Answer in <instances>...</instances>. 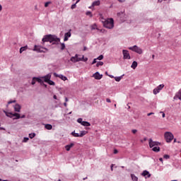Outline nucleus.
<instances>
[{"label":"nucleus","mask_w":181,"mask_h":181,"mask_svg":"<svg viewBox=\"0 0 181 181\" xmlns=\"http://www.w3.org/2000/svg\"><path fill=\"white\" fill-rule=\"evenodd\" d=\"M73 146H74V143H71L70 144L65 146V149L69 152V151H70Z\"/></svg>","instance_id":"nucleus-15"},{"label":"nucleus","mask_w":181,"mask_h":181,"mask_svg":"<svg viewBox=\"0 0 181 181\" xmlns=\"http://www.w3.org/2000/svg\"><path fill=\"white\" fill-rule=\"evenodd\" d=\"M71 135H73V136L79 137V138H80V134H78V133H76V132H73L71 133Z\"/></svg>","instance_id":"nucleus-28"},{"label":"nucleus","mask_w":181,"mask_h":181,"mask_svg":"<svg viewBox=\"0 0 181 181\" xmlns=\"http://www.w3.org/2000/svg\"><path fill=\"white\" fill-rule=\"evenodd\" d=\"M67 102H69V98H65V103H67Z\"/></svg>","instance_id":"nucleus-54"},{"label":"nucleus","mask_w":181,"mask_h":181,"mask_svg":"<svg viewBox=\"0 0 181 181\" xmlns=\"http://www.w3.org/2000/svg\"><path fill=\"white\" fill-rule=\"evenodd\" d=\"M33 51L37 52L38 53H45V52H47V49L40 45H35Z\"/></svg>","instance_id":"nucleus-5"},{"label":"nucleus","mask_w":181,"mask_h":181,"mask_svg":"<svg viewBox=\"0 0 181 181\" xmlns=\"http://www.w3.org/2000/svg\"><path fill=\"white\" fill-rule=\"evenodd\" d=\"M103 25L107 29H112L114 28V19L108 18L103 23Z\"/></svg>","instance_id":"nucleus-2"},{"label":"nucleus","mask_w":181,"mask_h":181,"mask_svg":"<svg viewBox=\"0 0 181 181\" xmlns=\"http://www.w3.org/2000/svg\"><path fill=\"white\" fill-rule=\"evenodd\" d=\"M25 50H28V45L21 47L20 53H22L23 52H25Z\"/></svg>","instance_id":"nucleus-22"},{"label":"nucleus","mask_w":181,"mask_h":181,"mask_svg":"<svg viewBox=\"0 0 181 181\" xmlns=\"http://www.w3.org/2000/svg\"><path fill=\"white\" fill-rule=\"evenodd\" d=\"M114 153H115V154H117V153H118V150H117V149H115V150H114Z\"/></svg>","instance_id":"nucleus-50"},{"label":"nucleus","mask_w":181,"mask_h":181,"mask_svg":"<svg viewBox=\"0 0 181 181\" xmlns=\"http://www.w3.org/2000/svg\"><path fill=\"white\" fill-rule=\"evenodd\" d=\"M54 77H58L59 78H61V80H63V81H66V80H67V77H66L62 74L59 75L56 73H54Z\"/></svg>","instance_id":"nucleus-12"},{"label":"nucleus","mask_w":181,"mask_h":181,"mask_svg":"<svg viewBox=\"0 0 181 181\" xmlns=\"http://www.w3.org/2000/svg\"><path fill=\"white\" fill-rule=\"evenodd\" d=\"M122 78V76L115 77V81H121Z\"/></svg>","instance_id":"nucleus-31"},{"label":"nucleus","mask_w":181,"mask_h":181,"mask_svg":"<svg viewBox=\"0 0 181 181\" xmlns=\"http://www.w3.org/2000/svg\"><path fill=\"white\" fill-rule=\"evenodd\" d=\"M35 81L38 83H40L41 84L43 83V81L40 78H35Z\"/></svg>","instance_id":"nucleus-32"},{"label":"nucleus","mask_w":181,"mask_h":181,"mask_svg":"<svg viewBox=\"0 0 181 181\" xmlns=\"http://www.w3.org/2000/svg\"><path fill=\"white\" fill-rule=\"evenodd\" d=\"M122 53H123V59H124V60L127 59L129 60L131 59V55H129V52H128V50L123 49Z\"/></svg>","instance_id":"nucleus-9"},{"label":"nucleus","mask_w":181,"mask_h":181,"mask_svg":"<svg viewBox=\"0 0 181 181\" xmlns=\"http://www.w3.org/2000/svg\"><path fill=\"white\" fill-rule=\"evenodd\" d=\"M119 2H125V0H118Z\"/></svg>","instance_id":"nucleus-58"},{"label":"nucleus","mask_w":181,"mask_h":181,"mask_svg":"<svg viewBox=\"0 0 181 181\" xmlns=\"http://www.w3.org/2000/svg\"><path fill=\"white\" fill-rule=\"evenodd\" d=\"M76 5V4H73L71 6V9H75Z\"/></svg>","instance_id":"nucleus-42"},{"label":"nucleus","mask_w":181,"mask_h":181,"mask_svg":"<svg viewBox=\"0 0 181 181\" xmlns=\"http://www.w3.org/2000/svg\"><path fill=\"white\" fill-rule=\"evenodd\" d=\"M83 122H84V121H83V119H81V118H79V119H78V120H77V122H78V123L81 124H82Z\"/></svg>","instance_id":"nucleus-38"},{"label":"nucleus","mask_w":181,"mask_h":181,"mask_svg":"<svg viewBox=\"0 0 181 181\" xmlns=\"http://www.w3.org/2000/svg\"><path fill=\"white\" fill-rule=\"evenodd\" d=\"M148 144L150 148H153L155 146H159V145H160V143L158 142V141H152L151 139H150L148 140Z\"/></svg>","instance_id":"nucleus-8"},{"label":"nucleus","mask_w":181,"mask_h":181,"mask_svg":"<svg viewBox=\"0 0 181 181\" xmlns=\"http://www.w3.org/2000/svg\"><path fill=\"white\" fill-rule=\"evenodd\" d=\"M95 63H97V59H93L92 64H95Z\"/></svg>","instance_id":"nucleus-45"},{"label":"nucleus","mask_w":181,"mask_h":181,"mask_svg":"<svg viewBox=\"0 0 181 181\" xmlns=\"http://www.w3.org/2000/svg\"><path fill=\"white\" fill-rule=\"evenodd\" d=\"M51 77L52 76L50 74H47L45 76L42 77V78H44V81L45 83H47L50 80Z\"/></svg>","instance_id":"nucleus-17"},{"label":"nucleus","mask_w":181,"mask_h":181,"mask_svg":"<svg viewBox=\"0 0 181 181\" xmlns=\"http://www.w3.org/2000/svg\"><path fill=\"white\" fill-rule=\"evenodd\" d=\"M165 136V139L166 141V142H172V141H173V134H172L170 132H166L164 134Z\"/></svg>","instance_id":"nucleus-4"},{"label":"nucleus","mask_w":181,"mask_h":181,"mask_svg":"<svg viewBox=\"0 0 181 181\" xmlns=\"http://www.w3.org/2000/svg\"><path fill=\"white\" fill-rule=\"evenodd\" d=\"M165 87L164 84L159 85L157 88H154L153 90V93L155 95L158 94V93H160V90Z\"/></svg>","instance_id":"nucleus-7"},{"label":"nucleus","mask_w":181,"mask_h":181,"mask_svg":"<svg viewBox=\"0 0 181 181\" xmlns=\"http://www.w3.org/2000/svg\"><path fill=\"white\" fill-rule=\"evenodd\" d=\"M1 129H5V128H4V127H1Z\"/></svg>","instance_id":"nucleus-63"},{"label":"nucleus","mask_w":181,"mask_h":181,"mask_svg":"<svg viewBox=\"0 0 181 181\" xmlns=\"http://www.w3.org/2000/svg\"><path fill=\"white\" fill-rule=\"evenodd\" d=\"M132 134H136V132H138V130L133 129V130H132Z\"/></svg>","instance_id":"nucleus-44"},{"label":"nucleus","mask_w":181,"mask_h":181,"mask_svg":"<svg viewBox=\"0 0 181 181\" xmlns=\"http://www.w3.org/2000/svg\"><path fill=\"white\" fill-rule=\"evenodd\" d=\"M97 60H103L104 59V56L100 55L98 58H96Z\"/></svg>","instance_id":"nucleus-39"},{"label":"nucleus","mask_w":181,"mask_h":181,"mask_svg":"<svg viewBox=\"0 0 181 181\" xmlns=\"http://www.w3.org/2000/svg\"><path fill=\"white\" fill-rule=\"evenodd\" d=\"M53 98H54V100H57V96L56 95H54L53 96Z\"/></svg>","instance_id":"nucleus-51"},{"label":"nucleus","mask_w":181,"mask_h":181,"mask_svg":"<svg viewBox=\"0 0 181 181\" xmlns=\"http://www.w3.org/2000/svg\"><path fill=\"white\" fill-rule=\"evenodd\" d=\"M31 84H32L33 86H35V84H36V78H33V81H32V82H31Z\"/></svg>","instance_id":"nucleus-37"},{"label":"nucleus","mask_w":181,"mask_h":181,"mask_svg":"<svg viewBox=\"0 0 181 181\" xmlns=\"http://www.w3.org/2000/svg\"><path fill=\"white\" fill-rule=\"evenodd\" d=\"M69 37H71V30H69L68 33L64 34V42H67V40H69Z\"/></svg>","instance_id":"nucleus-11"},{"label":"nucleus","mask_w":181,"mask_h":181,"mask_svg":"<svg viewBox=\"0 0 181 181\" xmlns=\"http://www.w3.org/2000/svg\"><path fill=\"white\" fill-rule=\"evenodd\" d=\"M104 65V62H98L97 64H96V66L97 67H100V66H103Z\"/></svg>","instance_id":"nucleus-29"},{"label":"nucleus","mask_w":181,"mask_h":181,"mask_svg":"<svg viewBox=\"0 0 181 181\" xmlns=\"http://www.w3.org/2000/svg\"><path fill=\"white\" fill-rule=\"evenodd\" d=\"M83 59L78 57V54H76L74 57H71V62L73 63H77V62H82Z\"/></svg>","instance_id":"nucleus-10"},{"label":"nucleus","mask_w":181,"mask_h":181,"mask_svg":"<svg viewBox=\"0 0 181 181\" xmlns=\"http://www.w3.org/2000/svg\"><path fill=\"white\" fill-rule=\"evenodd\" d=\"M80 59H82L83 62H87V60H88V58L86 57L84 58V56H83Z\"/></svg>","instance_id":"nucleus-40"},{"label":"nucleus","mask_w":181,"mask_h":181,"mask_svg":"<svg viewBox=\"0 0 181 181\" xmlns=\"http://www.w3.org/2000/svg\"><path fill=\"white\" fill-rule=\"evenodd\" d=\"M21 105L19 104H16L14 106V110L16 111V112H21Z\"/></svg>","instance_id":"nucleus-14"},{"label":"nucleus","mask_w":181,"mask_h":181,"mask_svg":"<svg viewBox=\"0 0 181 181\" xmlns=\"http://www.w3.org/2000/svg\"><path fill=\"white\" fill-rule=\"evenodd\" d=\"M152 59H155V55H152Z\"/></svg>","instance_id":"nucleus-62"},{"label":"nucleus","mask_w":181,"mask_h":181,"mask_svg":"<svg viewBox=\"0 0 181 181\" xmlns=\"http://www.w3.org/2000/svg\"><path fill=\"white\" fill-rule=\"evenodd\" d=\"M47 83L49 84V86H54V82L53 81H51L50 79Z\"/></svg>","instance_id":"nucleus-33"},{"label":"nucleus","mask_w":181,"mask_h":181,"mask_svg":"<svg viewBox=\"0 0 181 181\" xmlns=\"http://www.w3.org/2000/svg\"><path fill=\"white\" fill-rule=\"evenodd\" d=\"M2 11V5L0 4V12Z\"/></svg>","instance_id":"nucleus-57"},{"label":"nucleus","mask_w":181,"mask_h":181,"mask_svg":"<svg viewBox=\"0 0 181 181\" xmlns=\"http://www.w3.org/2000/svg\"><path fill=\"white\" fill-rule=\"evenodd\" d=\"M152 151H153V152H160V148H159L158 146H156L152 148Z\"/></svg>","instance_id":"nucleus-20"},{"label":"nucleus","mask_w":181,"mask_h":181,"mask_svg":"<svg viewBox=\"0 0 181 181\" xmlns=\"http://www.w3.org/2000/svg\"><path fill=\"white\" fill-rule=\"evenodd\" d=\"M132 69H133L134 70H135L136 69V67H138V62H136V61H134L132 64L131 66Z\"/></svg>","instance_id":"nucleus-18"},{"label":"nucleus","mask_w":181,"mask_h":181,"mask_svg":"<svg viewBox=\"0 0 181 181\" xmlns=\"http://www.w3.org/2000/svg\"><path fill=\"white\" fill-rule=\"evenodd\" d=\"M42 45H45L46 42H49V43H52V45H59L60 43V38L57 37V36L54 35H46L43 37Z\"/></svg>","instance_id":"nucleus-1"},{"label":"nucleus","mask_w":181,"mask_h":181,"mask_svg":"<svg viewBox=\"0 0 181 181\" xmlns=\"http://www.w3.org/2000/svg\"><path fill=\"white\" fill-rule=\"evenodd\" d=\"M86 134H87V132H86V131H82V132H81V134H79L80 138L84 136V135H86Z\"/></svg>","instance_id":"nucleus-25"},{"label":"nucleus","mask_w":181,"mask_h":181,"mask_svg":"<svg viewBox=\"0 0 181 181\" xmlns=\"http://www.w3.org/2000/svg\"><path fill=\"white\" fill-rule=\"evenodd\" d=\"M45 128L46 129H52L53 128V126H52V124H46Z\"/></svg>","instance_id":"nucleus-27"},{"label":"nucleus","mask_w":181,"mask_h":181,"mask_svg":"<svg viewBox=\"0 0 181 181\" xmlns=\"http://www.w3.org/2000/svg\"><path fill=\"white\" fill-rule=\"evenodd\" d=\"M131 177L133 181H138V177L135 176V175L132 174Z\"/></svg>","instance_id":"nucleus-24"},{"label":"nucleus","mask_w":181,"mask_h":181,"mask_svg":"<svg viewBox=\"0 0 181 181\" xmlns=\"http://www.w3.org/2000/svg\"><path fill=\"white\" fill-rule=\"evenodd\" d=\"M148 117H151V115H153V112H150L147 114Z\"/></svg>","instance_id":"nucleus-47"},{"label":"nucleus","mask_w":181,"mask_h":181,"mask_svg":"<svg viewBox=\"0 0 181 181\" xmlns=\"http://www.w3.org/2000/svg\"><path fill=\"white\" fill-rule=\"evenodd\" d=\"M110 77L111 78H114V76H112V75H110Z\"/></svg>","instance_id":"nucleus-61"},{"label":"nucleus","mask_w":181,"mask_h":181,"mask_svg":"<svg viewBox=\"0 0 181 181\" xmlns=\"http://www.w3.org/2000/svg\"><path fill=\"white\" fill-rule=\"evenodd\" d=\"M107 103H111V100L110 98L106 99Z\"/></svg>","instance_id":"nucleus-49"},{"label":"nucleus","mask_w":181,"mask_h":181,"mask_svg":"<svg viewBox=\"0 0 181 181\" xmlns=\"http://www.w3.org/2000/svg\"><path fill=\"white\" fill-rule=\"evenodd\" d=\"M35 136H36V134H35V133L29 134V138H30V139H33V138H35Z\"/></svg>","instance_id":"nucleus-30"},{"label":"nucleus","mask_w":181,"mask_h":181,"mask_svg":"<svg viewBox=\"0 0 181 181\" xmlns=\"http://www.w3.org/2000/svg\"><path fill=\"white\" fill-rule=\"evenodd\" d=\"M114 164H112L111 165V167H110V169H111V170L112 171V170H114Z\"/></svg>","instance_id":"nucleus-48"},{"label":"nucleus","mask_w":181,"mask_h":181,"mask_svg":"<svg viewBox=\"0 0 181 181\" xmlns=\"http://www.w3.org/2000/svg\"><path fill=\"white\" fill-rule=\"evenodd\" d=\"M86 50H87V47H85L83 48V51L86 52Z\"/></svg>","instance_id":"nucleus-59"},{"label":"nucleus","mask_w":181,"mask_h":181,"mask_svg":"<svg viewBox=\"0 0 181 181\" xmlns=\"http://www.w3.org/2000/svg\"><path fill=\"white\" fill-rule=\"evenodd\" d=\"M100 5V1H94L93 3V6H98Z\"/></svg>","instance_id":"nucleus-26"},{"label":"nucleus","mask_w":181,"mask_h":181,"mask_svg":"<svg viewBox=\"0 0 181 181\" xmlns=\"http://www.w3.org/2000/svg\"><path fill=\"white\" fill-rule=\"evenodd\" d=\"M13 103H16V100H13V101L10 100L8 102V104H12Z\"/></svg>","instance_id":"nucleus-43"},{"label":"nucleus","mask_w":181,"mask_h":181,"mask_svg":"<svg viewBox=\"0 0 181 181\" xmlns=\"http://www.w3.org/2000/svg\"><path fill=\"white\" fill-rule=\"evenodd\" d=\"M78 2H80V0H76V4H78Z\"/></svg>","instance_id":"nucleus-60"},{"label":"nucleus","mask_w":181,"mask_h":181,"mask_svg":"<svg viewBox=\"0 0 181 181\" xmlns=\"http://www.w3.org/2000/svg\"><path fill=\"white\" fill-rule=\"evenodd\" d=\"M86 179H87V177H86V178H83V180H86Z\"/></svg>","instance_id":"nucleus-64"},{"label":"nucleus","mask_w":181,"mask_h":181,"mask_svg":"<svg viewBox=\"0 0 181 181\" xmlns=\"http://www.w3.org/2000/svg\"><path fill=\"white\" fill-rule=\"evenodd\" d=\"M177 98L181 100V88L180 89L178 93H177L176 95H175L174 100H176Z\"/></svg>","instance_id":"nucleus-16"},{"label":"nucleus","mask_w":181,"mask_h":181,"mask_svg":"<svg viewBox=\"0 0 181 181\" xmlns=\"http://www.w3.org/2000/svg\"><path fill=\"white\" fill-rule=\"evenodd\" d=\"M163 158L164 159H170V156L168 155V154H165V155L163 156Z\"/></svg>","instance_id":"nucleus-36"},{"label":"nucleus","mask_w":181,"mask_h":181,"mask_svg":"<svg viewBox=\"0 0 181 181\" xmlns=\"http://www.w3.org/2000/svg\"><path fill=\"white\" fill-rule=\"evenodd\" d=\"M28 141H29V138L28 137H24L23 142H28Z\"/></svg>","instance_id":"nucleus-41"},{"label":"nucleus","mask_w":181,"mask_h":181,"mask_svg":"<svg viewBox=\"0 0 181 181\" xmlns=\"http://www.w3.org/2000/svg\"><path fill=\"white\" fill-rule=\"evenodd\" d=\"M64 49H66V45L61 43V50H64Z\"/></svg>","instance_id":"nucleus-34"},{"label":"nucleus","mask_w":181,"mask_h":181,"mask_svg":"<svg viewBox=\"0 0 181 181\" xmlns=\"http://www.w3.org/2000/svg\"><path fill=\"white\" fill-rule=\"evenodd\" d=\"M129 50H132V52H135L136 53H138V54H142V53H144V51L142 50V49H141V47L134 45L133 47H129Z\"/></svg>","instance_id":"nucleus-6"},{"label":"nucleus","mask_w":181,"mask_h":181,"mask_svg":"<svg viewBox=\"0 0 181 181\" xmlns=\"http://www.w3.org/2000/svg\"><path fill=\"white\" fill-rule=\"evenodd\" d=\"M159 160H160V162L163 163V158H159Z\"/></svg>","instance_id":"nucleus-53"},{"label":"nucleus","mask_w":181,"mask_h":181,"mask_svg":"<svg viewBox=\"0 0 181 181\" xmlns=\"http://www.w3.org/2000/svg\"><path fill=\"white\" fill-rule=\"evenodd\" d=\"M64 107H67V103L65 102V103H64Z\"/></svg>","instance_id":"nucleus-55"},{"label":"nucleus","mask_w":181,"mask_h":181,"mask_svg":"<svg viewBox=\"0 0 181 181\" xmlns=\"http://www.w3.org/2000/svg\"><path fill=\"white\" fill-rule=\"evenodd\" d=\"M160 114H162V117H163V118H165V112H160Z\"/></svg>","instance_id":"nucleus-46"},{"label":"nucleus","mask_w":181,"mask_h":181,"mask_svg":"<svg viewBox=\"0 0 181 181\" xmlns=\"http://www.w3.org/2000/svg\"><path fill=\"white\" fill-rule=\"evenodd\" d=\"M86 15L88 16V15H91V13L90 11H87L86 12Z\"/></svg>","instance_id":"nucleus-52"},{"label":"nucleus","mask_w":181,"mask_h":181,"mask_svg":"<svg viewBox=\"0 0 181 181\" xmlns=\"http://www.w3.org/2000/svg\"><path fill=\"white\" fill-rule=\"evenodd\" d=\"M81 125H83V127H90L91 124H90V122H82V124Z\"/></svg>","instance_id":"nucleus-23"},{"label":"nucleus","mask_w":181,"mask_h":181,"mask_svg":"<svg viewBox=\"0 0 181 181\" xmlns=\"http://www.w3.org/2000/svg\"><path fill=\"white\" fill-rule=\"evenodd\" d=\"M52 4V1H47L45 4V7L47 8V6H49V5H50Z\"/></svg>","instance_id":"nucleus-35"},{"label":"nucleus","mask_w":181,"mask_h":181,"mask_svg":"<svg viewBox=\"0 0 181 181\" xmlns=\"http://www.w3.org/2000/svg\"><path fill=\"white\" fill-rule=\"evenodd\" d=\"M26 117L25 115H23L20 118H25Z\"/></svg>","instance_id":"nucleus-56"},{"label":"nucleus","mask_w":181,"mask_h":181,"mask_svg":"<svg viewBox=\"0 0 181 181\" xmlns=\"http://www.w3.org/2000/svg\"><path fill=\"white\" fill-rule=\"evenodd\" d=\"M95 29H97V30H99L100 32H103V30L97 28V25L94 24L91 26V30H95Z\"/></svg>","instance_id":"nucleus-21"},{"label":"nucleus","mask_w":181,"mask_h":181,"mask_svg":"<svg viewBox=\"0 0 181 181\" xmlns=\"http://www.w3.org/2000/svg\"><path fill=\"white\" fill-rule=\"evenodd\" d=\"M93 77L95 78V80H101V78H103V75L100 74L98 72H96L93 74Z\"/></svg>","instance_id":"nucleus-13"},{"label":"nucleus","mask_w":181,"mask_h":181,"mask_svg":"<svg viewBox=\"0 0 181 181\" xmlns=\"http://www.w3.org/2000/svg\"><path fill=\"white\" fill-rule=\"evenodd\" d=\"M141 175L142 176H147V177H151V174H149L147 170H144Z\"/></svg>","instance_id":"nucleus-19"},{"label":"nucleus","mask_w":181,"mask_h":181,"mask_svg":"<svg viewBox=\"0 0 181 181\" xmlns=\"http://www.w3.org/2000/svg\"><path fill=\"white\" fill-rule=\"evenodd\" d=\"M4 114H6V117H9V118H13V119H19L21 118V115L19 113H12L8 112L4 110Z\"/></svg>","instance_id":"nucleus-3"}]
</instances>
